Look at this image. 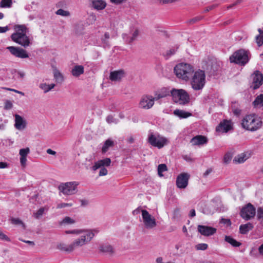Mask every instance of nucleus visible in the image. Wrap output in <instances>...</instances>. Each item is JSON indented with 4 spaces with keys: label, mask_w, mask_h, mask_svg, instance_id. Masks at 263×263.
I'll return each instance as SVG.
<instances>
[{
    "label": "nucleus",
    "mask_w": 263,
    "mask_h": 263,
    "mask_svg": "<svg viewBox=\"0 0 263 263\" xmlns=\"http://www.w3.org/2000/svg\"><path fill=\"white\" fill-rule=\"evenodd\" d=\"M108 171L105 167H101V170L99 172V176H105L107 174Z\"/></svg>",
    "instance_id": "bf43d9fd"
},
{
    "label": "nucleus",
    "mask_w": 263,
    "mask_h": 263,
    "mask_svg": "<svg viewBox=\"0 0 263 263\" xmlns=\"http://www.w3.org/2000/svg\"><path fill=\"white\" fill-rule=\"evenodd\" d=\"M257 217L258 220H263V206L259 207L257 211Z\"/></svg>",
    "instance_id": "de8ad7c7"
},
{
    "label": "nucleus",
    "mask_w": 263,
    "mask_h": 263,
    "mask_svg": "<svg viewBox=\"0 0 263 263\" xmlns=\"http://www.w3.org/2000/svg\"><path fill=\"white\" fill-rule=\"evenodd\" d=\"M111 164V160L109 158H106L104 159L98 160L95 163V164L92 167L93 171H96L97 169L101 167H104V166H109Z\"/></svg>",
    "instance_id": "a211bd4d"
},
{
    "label": "nucleus",
    "mask_w": 263,
    "mask_h": 263,
    "mask_svg": "<svg viewBox=\"0 0 263 263\" xmlns=\"http://www.w3.org/2000/svg\"><path fill=\"white\" fill-rule=\"evenodd\" d=\"M174 72L178 78L185 81L189 80L190 76L194 72L192 66L184 63L177 64L174 67Z\"/></svg>",
    "instance_id": "39448f33"
},
{
    "label": "nucleus",
    "mask_w": 263,
    "mask_h": 263,
    "mask_svg": "<svg viewBox=\"0 0 263 263\" xmlns=\"http://www.w3.org/2000/svg\"><path fill=\"white\" fill-rule=\"evenodd\" d=\"M88 230H67L65 231V233L66 234H74L79 235L82 233H85Z\"/></svg>",
    "instance_id": "ea45409f"
},
{
    "label": "nucleus",
    "mask_w": 263,
    "mask_h": 263,
    "mask_svg": "<svg viewBox=\"0 0 263 263\" xmlns=\"http://www.w3.org/2000/svg\"><path fill=\"white\" fill-rule=\"evenodd\" d=\"M10 28L7 26L5 27H0V33H4L8 31Z\"/></svg>",
    "instance_id": "0e129e2a"
},
{
    "label": "nucleus",
    "mask_w": 263,
    "mask_h": 263,
    "mask_svg": "<svg viewBox=\"0 0 263 263\" xmlns=\"http://www.w3.org/2000/svg\"><path fill=\"white\" fill-rule=\"evenodd\" d=\"M178 49V46L174 47L170 50H167L165 54H164V57L166 58V59H168L171 56L174 54L177 50Z\"/></svg>",
    "instance_id": "a19ab883"
},
{
    "label": "nucleus",
    "mask_w": 263,
    "mask_h": 263,
    "mask_svg": "<svg viewBox=\"0 0 263 263\" xmlns=\"http://www.w3.org/2000/svg\"><path fill=\"white\" fill-rule=\"evenodd\" d=\"M233 153L232 151L228 152L226 153L223 157V162L224 163H229L232 160Z\"/></svg>",
    "instance_id": "58836bf2"
},
{
    "label": "nucleus",
    "mask_w": 263,
    "mask_h": 263,
    "mask_svg": "<svg viewBox=\"0 0 263 263\" xmlns=\"http://www.w3.org/2000/svg\"><path fill=\"white\" fill-rule=\"evenodd\" d=\"M53 75L57 82H62L63 81V76L58 69H55L53 70Z\"/></svg>",
    "instance_id": "e433bc0d"
},
{
    "label": "nucleus",
    "mask_w": 263,
    "mask_h": 263,
    "mask_svg": "<svg viewBox=\"0 0 263 263\" xmlns=\"http://www.w3.org/2000/svg\"><path fill=\"white\" fill-rule=\"evenodd\" d=\"M259 34L256 37V42L258 46H261L263 44V30L260 28L258 29Z\"/></svg>",
    "instance_id": "f704fd0d"
},
{
    "label": "nucleus",
    "mask_w": 263,
    "mask_h": 263,
    "mask_svg": "<svg viewBox=\"0 0 263 263\" xmlns=\"http://www.w3.org/2000/svg\"><path fill=\"white\" fill-rule=\"evenodd\" d=\"M190 176L186 173L180 174L176 179V185L178 188L184 189L188 184Z\"/></svg>",
    "instance_id": "f3484780"
},
{
    "label": "nucleus",
    "mask_w": 263,
    "mask_h": 263,
    "mask_svg": "<svg viewBox=\"0 0 263 263\" xmlns=\"http://www.w3.org/2000/svg\"><path fill=\"white\" fill-rule=\"evenodd\" d=\"M99 250L102 252L109 254H111L114 253V249L112 247L108 244L101 245L99 248Z\"/></svg>",
    "instance_id": "7c9ffc66"
},
{
    "label": "nucleus",
    "mask_w": 263,
    "mask_h": 263,
    "mask_svg": "<svg viewBox=\"0 0 263 263\" xmlns=\"http://www.w3.org/2000/svg\"><path fill=\"white\" fill-rule=\"evenodd\" d=\"M72 206V203H61L57 205V209H62L66 207H71Z\"/></svg>",
    "instance_id": "5fc2aeb1"
},
{
    "label": "nucleus",
    "mask_w": 263,
    "mask_h": 263,
    "mask_svg": "<svg viewBox=\"0 0 263 263\" xmlns=\"http://www.w3.org/2000/svg\"><path fill=\"white\" fill-rule=\"evenodd\" d=\"M19 240L22 241H23V242H24L28 243V245H29L30 246H31L32 247H33L35 245L34 242L33 241H32L25 240H23L22 238H19Z\"/></svg>",
    "instance_id": "052dcab7"
},
{
    "label": "nucleus",
    "mask_w": 263,
    "mask_h": 263,
    "mask_svg": "<svg viewBox=\"0 0 263 263\" xmlns=\"http://www.w3.org/2000/svg\"><path fill=\"white\" fill-rule=\"evenodd\" d=\"M106 121L108 124H117L119 121L118 119L115 118L111 115H109L106 117Z\"/></svg>",
    "instance_id": "37998d69"
},
{
    "label": "nucleus",
    "mask_w": 263,
    "mask_h": 263,
    "mask_svg": "<svg viewBox=\"0 0 263 263\" xmlns=\"http://www.w3.org/2000/svg\"><path fill=\"white\" fill-rule=\"evenodd\" d=\"M253 228V225L248 222L246 224H241L239 227V232L241 234H246Z\"/></svg>",
    "instance_id": "a878e982"
},
{
    "label": "nucleus",
    "mask_w": 263,
    "mask_h": 263,
    "mask_svg": "<svg viewBox=\"0 0 263 263\" xmlns=\"http://www.w3.org/2000/svg\"><path fill=\"white\" fill-rule=\"evenodd\" d=\"M75 220L68 216H66L63 218L62 221L60 222V224H72L75 223Z\"/></svg>",
    "instance_id": "4c0bfd02"
},
{
    "label": "nucleus",
    "mask_w": 263,
    "mask_h": 263,
    "mask_svg": "<svg viewBox=\"0 0 263 263\" xmlns=\"http://www.w3.org/2000/svg\"><path fill=\"white\" fill-rule=\"evenodd\" d=\"M55 87L54 84H47L46 83H41L39 87L44 91V93H47Z\"/></svg>",
    "instance_id": "473e14b6"
},
{
    "label": "nucleus",
    "mask_w": 263,
    "mask_h": 263,
    "mask_svg": "<svg viewBox=\"0 0 263 263\" xmlns=\"http://www.w3.org/2000/svg\"><path fill=\"white\" fill-rule=\"evenodd\" d=\"M252 82L251 87L253 89L258 88L263 84V75L256 70L252 74Z\"/></svg>",
    "instance_id": "f8f14e48"
},
{
    "label": "nucleus",
    "mask_w": 263,
    "mask_h": 263,
    "mask_svg": "<svg viewBox=\"0 0 263 263\" xmlns=\"http://www.w3.org/2000/svg\"><path fill=\"white\" fill-rule=\"evenodd\" d=\"M174 114L180 119L187 118L192 116V114L191 112L180 109L175 110L174 111Z\"/></svg>",
    "instance_id": "bb28decb"
},
{
    "label": "nucleus",
    "mask_w": 263,
    "mask_h": 263,
    "mask_svg": "<svg viewBox=\"0 0 263 263\" xmlns=\"http://www.w3.org/2000/svg\"><path fill=\"white\" fill-rule=\"evenodd\" d=\"M231 107L232 112L235 115L239 116L241 114V110L239 108L236 107L234 105H232Z\"/></svg>",
    "instance_id": "603ef678"
},
{
    "label": "nucleus",
    "mask_w": 263,
    "mask_h": 263,
    "mask_svg": "<svg viewBox=\"0 0 263 263\" xmlns=\"http://www.w3.org/2000/svg\"><path fill=\"white\" fill-rule=\"evenodd\" d=\"M197 231L202 235L210 236L214 235L216 232L217 229L209 226L198 225L197 226Z\"/></svg>",
    "instance_id": "dca6fc26"
},
{
    "label": "nucleus",
    "mask_w": 263,
    "mask_h": 263,
    "mask_svg": "<svg viewBox=\"0 0 263 263\" xmlns=\"http://www.w3.org/2000/svg\"><path fill=\"white\" fill-rule=\"evenodd\" d=\"M57 248L58 249L62 251L66 252L67 253H70L72 252L70 244L69 245H66L64 243H60L57 245Z\"/></svg>",
    "instance_id": "2f4dec72"
},
{
    "label": "nucleus",
    "mask_w": 263,
    "mask_h": 263,
    "mask_svg": "<svg viewBox=\"0 0 263 263\" xmlns=\"http://www.w3.org/2000/svg\"><path fill=\"white\" fill-rule=\"evenodd\" d=\"M44 211H45L44 208H41L39 210H37L36 211V212H35L33 214L34 216L36 219L40 218V217L43 215V214L44 212Z\"/></svg>",
    "instance_id": "09e8293b"
},
{
    "label": "nucleus",
    "mask_w": 263,
    "mask_h": 263,
    "mask_svg": "<svg viewBox=\"0 0 263 263\" xmlns=\"http://www.w3.org/2000/svg\"><path fill=\"white\" fill-rule=\"evenodd\" d=\"M78 184L79 183L76 181L62 183L59 186V190L64 195H72L76 193Z\"/></svg>",
    "instance_id": "6e6552de"
},
{
    "label": "nucleus",
    "mask_w": 263,
    "mask_h": 263,
    "mask_svg": "<svg viewBox=\"0 0 263 263\" xmlns=\"http://www.w3.org/2000/svg\"><path fill=\"white\" fill-rule=\"evenodd\" d=\"M92 5L94 9L101 10L105 8L106 3L102 0H94L92 2Z\"/></svg>",
    "instance_id": "393cba45"
},
{
    "label": "nucleus",
    "mask_w": 263,
    "mask_h": 263,
    "mask_svg": "<svg viewBox=\"0 0 263 263\" xmlns=\"http://www.w3.org/2000/svg\"><path fill=\"white\" fill-rule=\"evenodd\" d=\"M224 240L234 247H238L241 245L240 242L237 241L230 236H225Z\"/></svg>",
    "instance_id": "c756f323"
},
{
    "label": "nucleus",
    "mask_w": 263,
    "mask_h": 263,
    "mask_svg": "<svg viewBox=\"0 0 263 263\" xmlns=\"http://www.w3.org/2000/svg\"><path fill=\"white\" fill-rule=\"evenodd\" d=\"M250 52L244 49H239L230 56L231 63H234L241 66H245L249 61Z\"/></svg>",
    "instance_id": "423d86ee"
},
{
    "label": "nucleus",
    "mask_w": 263,
    "mask_h": 263,
    "mask_svg": "<svg viewBox=\"0 0 263 263\" xmlns=\"http://www.w3.org/2000/svg\"><path fill=\"white\" fill-rule=\"evenodd\" d=\"M15 126L18 130H23L26 126V122L23 118L18 115H16L15 116Z\"/></svg>",
    "instance_id": "5701e85b"
},
{
    "label": "nucleus",
    "mask_w": 263,
    "mask_h": 263,
    "mask_svg": "<svg viewBox=\"0 0 263 263\" xmlns=\"http://www.w3.org/2000/svg\"><path fill=\"white\" fill-rule=\"evenodd\" d=\"M155 99L151 96H143L139 103L140 107L146 109L151 108L154 105Z\"/></svg>",
    "instance_id": "4468645a"
},
{
    "label": "nucleus",
    "mask_w": 263,
    "mask_h": 263,
    "mask_svg": "<svg viewBox=\"0 0 263 263\" xmlns=\"http://www.w3.org/2000/svg\"><path fill=\"white\" fill-rule=\"evenodd\" d=\"M241 126L246 130L254 131L258 130L262 126V121L255 114L246 116L242 120Z\"/></svg>",
    "instance_id": "f03ea898"
},
{
    "label": "nucleus",
    "mask_w": 263,
    "mask_h": 263,
    "mask_svg": "<svg viewBox=\"0 0 263 263\" xmlns=\"http://www.w3.org/2000/svg\"><path fill=\"white\" fill-rule=\"evenodd\" d=\"M207 142L206 137L201 135L196 136L191 140V143L193 145H201L206 143Z\"/></svg>",
    "instance_id": "6ab92c4d"
},
{
    "label": "nucleus",
    "mask_w": 263,
    "mask_h": 263,
    "mask_svg": "<svg viewBox=\"0 0 263 263\" xmlns=\"http://www.w3.org/2000/svg\"><path fill=\"white\" fill-rule=\"evenodd\" d=\"M254 107L263 106V94H260L258 96L253 102Z\"/></svg>",
    "instance_id": "72a5a7b5"
},
{
    "label": "nucleus",
    "mask_w": 263,
    "mask_h": 263,
    "mask_svg": "<svg viewBox=\"0 0 263 263\" xmlns=\"http://www.w3.org/2000/svg\"><path fill=\"white\" fill-rule=\"evenodd\" d=\"M251 157V154L249 152H245L236 156L233 159L235 163H242L245 162Z\"/></svg>",
    "instance_id": "412c9836"
},
{
    "label": "nucleus",
    "mask_w": 263,
    "mask_h": 263,
    "mask_svg": "<svg viewBox=\"0 0 263 263\" xmlns=\"http://www.w3.org/2000/svg\"><path fill=\"white\" fill-rule=\"evenodd\" d=\"M234 123L231 120H223L216 128V132H229L233 130Z\"/></svg>",
    "instance_id": "2eb2a0df"
},
{
    "label": "nucleus",
    "mask_w": 263,
    "mask_h": 263,
    "mask_svg": "<svg viewBox=\"0 0 263 263\" xmlns=\"http://www.w3.org/2000/svg\"><path fill=\"white\" fill-rule=\"evenodd\" d=\"M148 142L153 146L160 149L167 144V140L165 138L151 134L148 136Z\"/></svg>",
    "instance_id": "9d476101"
},
{
    "label": "nucleus",
    "mask_w": 263,
    "mask_h": 263,
    "mask_svg": "<svg viewBox=\"0 0 263 263\" xmlns=\"http://www.w3.org/2000/svg\"><path fill=\"white\" fill-rule=\"evenodd\" d=\"M101 41L102 42V43L105 45V46H108V42L107 41V39H105V37L103 36V37H101Z\"/></svg>",
    "instance_id": "69168bd1"
},
{
    "label": "nucleus",
    "mask_w": 263,
    "mask_h": 263,
    "mask_svg": "<svg viewBox=\"0 0 263 263\" xmlns=\"http://www.w3.org/2000/svg\"><path fill=\"white\" fill-rule=\"evenodd\" d=\"M205 84V75L203 70L196 71L191 81L192 88L194 90L202 89Z\"/></svg>",
    "instance_id": "0eeeda50"
},
{
    "label": "nucleus",
    "mask_w": 263,
    "mask_h": 263,
    "mask_svg": "<svg viewBox=\"0 0 263 263\" xmlns=\"http://www.w3.org/2000/svg\"><path fill=\"white\" fill-rule=\"evenodd\" d=\"M171 94V90L167 88L164 87L162 88L159 92L156 93V96L155 98L156 99H159L160 98H164L166 96H168Z\"/></svg>",
    "instance_id": "c85d7f7f"
},
{
    "label": "nucleus",
    "mask_w": 263,
    "mask_h": 263,
    "mask_svg": "<svg viewBox=\"0 0 263 263\" xmlns=\"http://www.w3.org/2000/svg\"><path fill=\"white\" fill-rule=\"evenodd\" d=\"M167 171V166L165 164H159L158 166V174L159 176H163L162 173Z\"/></svg>",
    "instance_id": "79ce46f5"
},
{
    "label": "nucleus",
    "mask_w": 263,
    "mask_h": 263,
    "mask_svg": "<svg viewBox=\"0 0 263 263\" xmlns=\"http://www.w3.org/2000/svg\"><path fill=\"white\" fill-rule=\"evenodd\" d=\"M99 232L97 229H90L86 231L80 238L74 240L71 244L72 251L76 248L81 247L91 241L95 235Z\"/></svg>",
    "instance_id": "7ed1b4c3"
},
{
    "label": "nucleus",
    "mask_w": 263,
    "mask_h": 263,
    "mask_svg": "<svg viewBox=\"0 0 263 263\" xmlns=\"http://www.w3.org/2000/svg\"><path fill=\"white\" fill-rule=\"evenodd\" d=\"M221 69L220 62L213 61L211 63V68L210 70V74L211 75H217L219 71Z\"/></svg>",
    "instance_id": "b1692460"
},
{
    "label": "nucleus",
    "mask_w": 263,
    "mask_h": 263,
    "mask_svg": "<svg viewBox=\"0 0 263 263\" xmlns=\"http://www.w3.org/2000/svg\"><path fill=\"white\" fill-rule=\"evenodd\" d=\"M124 77V72L120 70L112 71L110 73L109 79L112 81H120Z\"/></svg>",
    "instance_id": "4be33fe9"
},
{
    "label": "nucleus",
    "mask_w": 263,
    "mask_h": 263,
    "mask_svg": "<svg viewBox=\"0 0 263 263\" xmlns=\"http://www.w3.org/2000/svg\"><path fill=\"white\" fill-rule=\"evenodd\" d=\"M155 263H164L162 257H158L156 259Z\"/></svg>",
    "instance_id": "338daca9"
},
{
    "label": "nucleus",
    "mask_w": 263,
    "mask_h": 263,
    "mask_svg": "<svg viewBox=\"0 0 263 263\" xmlns=\"http://www.w3.org/2000/svg\"><path fill=\"white\" fill-rule=\"evenodd\" d=\"M11 223L16 225H22L25 228V224L23 221L19 218H12L11 219Z\"/></svg>",
    "instance_id": "49530a36"
},
{
    "label": "nucleus",
    "mask_w": 263,
    "mask_h": 263,
    "mask_svg": "<svg viewBox=\"0 0 263 263\" xmlns=\"http://www.w3.org/2000/svg\"><path fill=\"white\" fill-rule=\"evenodd\" d=\"M15 32L11 35L12 40L24 48L30 46L31 42L27 35V28L24 25H16L14 26Z\"/></svg>",
    "instance_id": "f257e3e1"
},
{
    "label": "nucleus",
    "mask_w": 263,
    "mask_h": 263,
    "mask_svg": "<svg viewBox=\"0 0 263 263\" xmlns=\"http://www.w3.org/2000/svg\"><path fill=\"white\" fill-rule=\"evenodd\" d=\"M142 216L145 227L147 229H153L157 225L154 217L145 210H141Z\"/></svg>",
    "instance_id": "9b49d317"
},
{
    "label": "nucleus",
    "mask_w": 263,
    "mask_h": 263,
    "mask_svg": "<svg viewBox=\"0 0 263 263\" xmlns=\"http://www.w3.org/2000/svg\"><path fill=\"white\" fill-rule=\"evenodd\" d=\"M80 202L81 203V206H85L89 203V201L86 199H81L80 200Z\"/></svg>",
    "instance_id": "e2e57ef3"
},
{
    "label": "nucleus",
    "mask_w": 263,
    "mask_h": 263,
    "mask_svg": "<svg viewBox=\"0 0 263 263\" xmlns=\"http://www.w3.org/2000/svg\"><path fill=\"white\" fill-rule=\"evenodd\" d=\"M160 3L162 4H166L168 3H172L176 2H179L180 0H158Z\"/></svg>",
    "instance_id": "4d7b16f0"
},
{
    "label": "nucleus",
    "mask_w": 263,
    "mask_h": 263,
    "mask_svg": "<svg viewBox=\"0 0 263 263\" xmlns=\"http://www.w3.org/2000/svg\"><path fill=\"white\" fill-rule=\"evenodd\" d=\"M122 37L123 40L126 42V43L129 44V40L130 39V37L128 36V35L126 33H123L122 34Z\"/></svg>",
    "instance_id": "680f3d73"
},
{
    "label": "nucleus",
    "mask_w": 263,
    "mask_h": 263,
    "mask_svg": "<svg viewBox=\"0 0 263 263\" xmlns=\"http://www.w3.org/2000/svg\"><path fill=\"white\" fill-rule=\"evenodd\" d=\"M173 101L179 105H185L190 101V97L186 90L183 89L173 88L171 90Z\"/></svg>",
    "instance_id": "20e7f679"
},
{
    "label": "nucleus",
    "mask_w": 263,
    "mask_h": 263,
    "mask_svg": "<svg viewBox=\"0 0 263 263\" xmlns=\"http://www.w3.org/2000/svg\"><path fill=\"white\" fill-rule=\"evenodd\" d=\"M256 214V209L250 203L243 206L240 212V216L245 220H249L253 218Z\"/></svg>",
    "instance_id": "1a4fd4ad"
},
{
    "label": "nucleus",
    "mask_w": 263,
    "mask_h": 263,
    "mask_svg": "<svg viewBox=\"0 0 263 263\" xmlns=\"http://www.w3.org/2000/svg\"><path fill=\"white\" fill-rule=\"evenodd\" d=\"M30 153V149L28 147L22 148L20 150V163L21 165L25 167L27 162V156Z\"/></svg>",
    "instance_id": "aec40b11"
},
{
    "label": "nucleus",
    "mask_w": 263,
    "mask_h": 263,
    "mask_svg": "<svg viewBox=\"0 0 263 263\" xmlns=\"http://www.w3.org/2000/svg\"><path fill=\"white\" fill-rule=\"evenodd\" d=\"M0 4L2 8L10 7L12 5V0H2Z\"/></svg>",
    "instance_id": "a18cd8bd"
},
{
    "label": "nucleus",
    "mask_w": 263,
    "mask_h": 263,
    "mask_svg": "<svg viewBox=\"0 0 263 263\" xmlns=\"http://www.w3.org/2000/svg\"><path fill=\"white\" fill-rule=\"evenodd\" d=\"M114 145V142L108 139L105 141L104 144L102 148V152L103 153H105L108 149V148Z\"/></svg>",
    "instance_id": "c9c22d12"
},
{
    "label": "nucleus",
    "mask_w": 263,
    "mask_h": 263,
    "mask_svg": "<svg viewBox=\"0 0 263 263\" xmlns=\"http://www.w3.org/2000/svg\"><path fill=\"white\" fill-rule=\"evenodd\" d=\"M84 72V67L82 65H76L71 70L72 74L76 77L80 76Z\"/></svg>",
    "instance_id": "cd10ccee"
},
{
    "label": "nucleus",
    "mask_w": 263,
    "mask_h": 263,
    "mask_svg": "<svg viewBox=\"0 0 263 263\" xmlns=\"http://www.w3.org/2000/svg\"><path fill=\"white\" fill-rule=\"evenodd\" d=\"M0 239L7 241H10V239L2 232L0 233Z\"/></svg>",
    "instance_id": "13d9d810"
},
{
    "label": "nucleus",
    "mask_w": 263,
    "mask_h": 263,
    "mask_svg": "<svg viewBox=\"0 0 263 263\" xmlns=\"http://www.w3.org/2000/svg\"><path fill=\"white\" fill-rule=\"evenodd\" d=\"M258 252L260 255L263 256V243L258 248Z\"/></svg>",
    "instance_id": "774afa93"
},
{
    "label": "nucleus",
    "mask_w": 263,
    "mask_h": 263,
    "mask_svg": "<svg viewBox=\"0 0 263 263\" xmlns=\"http://www.w3.org/2000/svg\"><path fill=\"white\" fill-rule=\"evenodd\" d=\"M12 103L9 100H7L5 103L4 108L5 109H10L12 107Z\"/></svg>",
    "instance_id": "6e6d98bb"
},
{
    "label": "nucleus",
    "mask_w": 263,
    "mask_h": 263,
    "mask_svg": "<svg viewBox=\"0 0 263 263\" xmlns=\"http://www.w3.org/2000/svg\"><path fill=\"white\" fill-rule=\"evenodd\" d=\"M56 14L63 16H69L70 15L68 11L64 10L62 9H59L55 12Z\"/></svg>",
    "instance_id": "c03bdc74"
},
{
    "label": "nucleus",
    "mask_w": 263,
    "mask_h": 263,
    "mask_svg": "<svg viewBox=\"0 0 263 263\" xmlns=\"http://www.w3.org/2000/svg\"><path fill=\"white\" fill-rule=\"evenodd\" d=\"M208 245L206 243H199L195 246L197 250H205L208 248Z\"/></svg>",
    "instance_id": "3c124183"
},
{
    "label": "nucleus",
    "mask_w": 263,
    "mask_h": 263,
    "mask_svg": "<svg viewBox=\"0 0 263 263\" xmlns=\"http://www.w3.org/2000/svg\"><path fill=\"white\" fill-rule=\"evenodd\" d=\"M10 52L14 56L17 58L25 59L29 57L27 51L21 48L15 46H8L7 47Z\"/></svg>",
    "instance_id": "ddd939ff"
},
{
    "label": "nucleus",
    "mask_w": 263,
    "mask_h": 263,
    "mask_svg": "<svg viewBox=\"0 0 263 263\" xmlns=\"http://www.w3.org/2000/svg\"><path fill=\"white\" fill-rule=\"evenodd\" d=\"M139 35V30L138 29H136L135 31L132 34L131 37H130V39L129 40V44H131L133 41H134L136 38Z\"/></svg>",
    "instance_id": "8fccbe9b"
},
{
    "label": "nucleus",
    "mask_w": 263,
    "mask_h": 263,
    "mask_svg": "<svg viewBox=\"0 0 263 263\" xmlns=\"http://www.w3.org/2000/svg\"><path fill=\"white\" fill-rule=\"evenodd\" d=\"M202 18V17L201 16H196L192 19L189 20L187 21V23L189 24H193L200 21Z\"/></svg>",
    "instance_id": "864d4df0"
}]
</instances>
